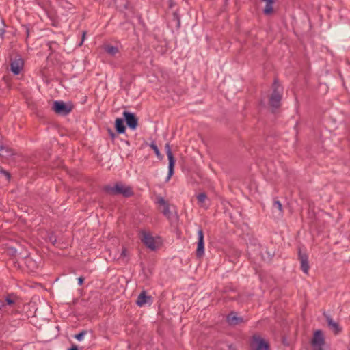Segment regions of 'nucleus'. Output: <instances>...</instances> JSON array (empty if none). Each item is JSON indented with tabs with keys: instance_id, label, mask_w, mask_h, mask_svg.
Returning a JSON list of instances; mask_svg holds the SVG:
<instances>
[{
	"instance_id": "nucleus-1",
	"label": "nucleus",
	"mask_w": 350,
	"mask_h": 350,
	"mask_svg": "<svg viewBox=\"0 0 350 350\" xmlns=\"http://www.w3.org/2000/svg\"><path fill=\"white\" fill-rule=\"evenodd\" d=\"M104 191L108 194H120L126 198L133 196L134 194L131 186L124 185L121 183H117L113 187L107 185L104 187Z\"/></svg>"
},
{
	"instance_id": "nucleus-2",
	"label": "nucleus",
	"mask_w": 350,
	"mask_h": 350,
	"mask_svg": "<svg viewBox=\"0 0 350 350\" xmlns=\"http://www.w3.org/2000/svg\"><path fill=\"white\" fill-rule=\"evenodd\" d=\"M272 88L273 92L269 98V104L271 107L278 109L280 107L282 88L276 79L273 81Z\"/></svg>"
},
{
	"instance_id": "nucleus-3",
	"label": "nucleus",
	"mask_w": 350,
	"mask_h": 350,
	"mask_svg": "<svg viewBox=\"0 0 350 350\" xmlns=\"http://www.w3.org/2000/svg\"><path fill=\"white\" fill-rule=\"evenodd\" d=\"M325 336L321 330H316L314 332L312 338L311 340V347L312 350H325Z\"/></svg>"
},
{
	"instance_id": "nucleus-4",
	"label": "nucleus",
	"mask_w": 350,
	"mask_h": 350,
	"mask_svg": "<svg viewBox=\"0 0 350 350\" xmlns=\"http://www.w3.org/2000/svg\"><path fill=\"white\" fill-rule=\"evenodd\" d=\"M52 109L57 114L66 116L72 111V105L66 104L63 101L56 100L54 101Z\"/></svg>"
},
{
	"instance_id": "nucleus-5",
	"label": "nucleus",
	"mask_w": 350,
	"mask_h": 350,
	"mask_svg": "<svg viewBox=\"0 0 350 350\" xmlns=\"http://www.w3.org/2000/svg\"><path fill=\"white\" fill-rule=\"evenodd\" d=\"M252 350H270L269 345L258 335H254L251 340Z\"/></svg>"
},
{
	"instance_id": "nucleus-6",
	"label": "nucleus",
	"mask_w": 350,
	"mask_h": 350,
	"mask_svg": "<svg viewBox=\"0 0 350 350\" xmlns=\"http://www.w3.org/2000/svg\"><path fill=\"white\" fill-rule=\"evenodd\" d=\"M18 299L17 296L13 293L8 295L4 300H0V310L5 312L7 311L8 306L15 308Z\"/></svg>"
},
{
	"instance_id": "nucleus-7",
	"label": "nucleus",
	"mask_w": 350,
	"mask_h": 350,
	"mask_svg": "<svg viewBox=\"0 0 350 350\" xmlns=\"http://www.w3.org/2000/svg\"><path fill=\"white\" fill-rule=\"evenodd\" d=\"M141 241L150 250L154 251L156 250V242L154 238L152 236L150 232L146 230H141Z\"/></svg>"
},
{
	"instance_id": "nucleus-8",
	"label": "nucleus",
	"mask_w": 350,
	"mask_h": 350,
	"mask_svg": "<svg viewBox=\"0 0 350 350\" xmlns=\"http://www.w3.org/2000/svg\"><path fill=\"white\" fill-rule=\"evenodd\" d=\"M24 62L20 56L11 59L10 70L14 75H18L23 68Z\"/></svg>"
},
{
	"instance_id": "nucleus-9",
	"label": "nucleus",
	"mask_w": 350,
	"mask_h": 350,
	"mask_svg": "<svg viewBox=\"0 0 350 350\" xmlns=\"http://www.w3.org/2000/svg\"><path fill=\"white\" fill-rule=\"evenodd\" d=\"M165 149L166 154H167L168 160H169V166H168L169 170H168V177H167V179L169 180L170 178V177L174 174V164H175L176 160L173 156V154L172 152L171 148H170L169 143H167L165 144Z\"/></svg>"
},
{
	"instance_id": "nucleus-10",
	"label": "nucleus",
	"mask_w": 350,
	"mask_h": 350,
	"mask_svg": "<svg viewBox=\"0 0 350 350\" xmlns=\"http://www.w3.org/2000/svg\"><path fill=\"white\" fill-rule=\"evenodd\" d=\"M198 245L196 254L198 258H201L204 254V232L201 228L198 230Z\"/></svg>"
},
{
	"instance_id": "nucleus-11",
	"label": "nucleus",
	"mask_w": 350,
	"mask_h": 350,
	"mask_svg": "<svg viewBox=\"0 0 350 350\" xmlns=\"http://www.w3.org/2000/svg\"><path fill=\"white\" fill-rule=\"evenodd\" d=\"M123 116L127 126L131 129H135L138 122L135 115L129 111H124Z\"/></svg>"
},
{
	"instance_id": "nucleus-12",
	"label": "nucleus",
	"mask_w": 350,
	"mask_h": 350,
	"mask_svg": "<svg viewBox=\"0 0 350 350\" xmlns=\"http://www.w3.org/2000/svg\"><path fill=\"white\" fill-rule=\"evenodd\" d=\"M298 256L301 262V269L304 273L308 274L310 269L308 255L306 253H302L299 249L298 251Z\"/></svg>"
},
{
	"instance_id": "nucleus-13",
	"label": "nucleus",
	"mask_w": 350,
	"mask_h": 350,
	"mask_svg": "<svg viewBox=\"0 0 350 350\" xmlns=\"http://www.w3.org/2000/svg\"><path fill=\"white\" fill-rule=\"evenodd\" d=\"M325 317H326V321L327 323V325L329 328L334 333V334H339L342 329L338 325L337 322H335L333 319L324 313Z\"/></svg>"
},
{
	"instance_id": "nucleus-14",
	"label": "nucleus",
	"mask_w": 350,
	"mask_h": 350,
	"mask_svg": "<svg viewBox=\"0 0 350 350\" xmlns=\"http://www.w3.org/2000/svg\"><path fill=\"white\" fill-rule=\"evenodd\" d=\"M151 302L152 297L147 295L145 291L141 292L136 300V304L139 307H142L146 304H150Z\"/></svg>"
},
{
	"instance_id": "nucleus-15",
	"label": "nucleus",
	"mask_w": 350,
	"mask_h": 350,
	"mask_svg": "<svg viewBox=\"0 0 350 350\" xmlns=\"http://www.w3.org/2000/svg\"><path fill=\"white\" fill-rule=\"evenodd\" d=\"M226 321L230 325H237L243 322L242 317H238L237 313L231 312L226 317Z\"/></svg>"
},
{
	"instance_id": "nucleus-16",
	"label": "nucleus",
	"mask_w": 350,
	"mask_h": 350,
	"mask_svg": "<svg viewBox=\"0 0 350 350\" xmlns=\"http://www.w3.org/2000/svg\"><path fill=\"white\" fill-rule=\"evenodd\" d=\"M262 2L265 3V7L263 10V13L266 16H270L273 14V5L275 4L276 0H261Z\"/></svg>"
},
{
	"instance_id": "nucleus-17",
	"label": "nucleus",
	"mask_w": 350,
	"mask_h": 350,
	"mask_svg": "<svg viewBox=\"0 0 350 350\" xmlns=\"http://www.w3.org/2000/svg\"><path fill=\"white\" fill-rule=\"evenodd\" d=\"M115 127L118 133H124L125 132L126 128L123 120L121 118L116 120Z\"/></svg>"
},
{
	"instance_id": "nucleus-18",
	"label": "nucleus",
	"mask_w": 350,
	"mask_h": 350,
	"mask_svg": "<svg viewBox=\"0 0 350 350\" xmlns=\"http://www.w3.org/2000/svg\"><path fill=\"white\" fill-rule=\"evenodd\" d=\"M104 49H105V51L107 53H108L112 56H114L119 52L118 48L117 46L107 45L105 46Z\"/></svg>"
},
{
	"instance_id": "nucleus-19",
	"label": "nucleus",
	"mask_w": 350,
	"mask_h": 350,
	"mask_svg": "<svg viewBox=\"0 0 350 350\" xmlns=\"http://www.w3.org/2000/svg\"><path fill=\"white\" fill-rule=\"evenodd\" d=\"M150 148L154 150V153L156 154L157 157L159 158V159H162V155L160 153V151L157 147V146L156 145V144L154 142H152L150 144Z\"/></svg>"
},
{
	"instance_id": "nucleus-20",
	"label": "nucleus",
	"mask_w": 350,
	"mask_h": 350,
	"mask_svg": "<svg viewBox=\"0 0 350 350\" xmlns=\"http://www.w3.org/2000/svg\"><path fill=\"white\" fill-rule=\"evenodd\" d=\"M206 198H207V196L204 193H201L197 196V199H198V203L201 206H203L202 204L205 202Z\"/></svg>"
},
{
	"instance_id": "nucleus-21",
	"label": "nucleus",
	"mask_w": 350,
	"mask_h": 350,
	"mask_svg": "<svg viewBox=\"0 0 350 350\" xmlns=\"http://www.w3.org/2000/svg\"><path fill=\"white\" fill-rule=\"evenodd\" d=\"M156 203L160 206H162L163 207L166 206L169 204L161 196H157V201Z\"/></svg>"
},
{
	"instance_id": "nucleus-22",
	"label": "nucleus",
	"mask_w": 350,
	"mask_h": 350,
	"mask_svg": "<svg viewBox=\"0 0 350 350\" xmlns=\"http://www.w3.org/2000/svg\"><path fill=\"white\" fill-rule=\"evenodd\" d=\"M88 333V332L86 330H83L81 331L80 333L77 334H75L74 336L75 338H76L77 340L79 341H81L83 338H84V336L86 335Z\"/></svg>"
},
{
	"instance_id": "nucleus-23",
	"label": "nucleus",
	"mask_w": 350,
	"mask_h": 350,
	"mask_svg": "<svg viewBox=\"0 0 350 350\" xmlns=\"http://www.w3.org/2000/svg\"><path fill=\"white\" fill-rule=\"evenodd\" d=\"M273 206L275 207L277 209H278L280 214H282V213H283L282 205L279 200H275L273 202Z\"/></svg>"
},
{
	"instance_id": "nucleus-24",
	"label": "nucleus",
	"mask_w": 350,
	"mask_h": 350,
	"mask_svg": "<svg viewBox=\"0 0 350 350\" xmlns=\"http://www.w3.org/2000/svg\"><path fill=\"white\" fill-rule=\"evenodd\" d=\"M0 174L5 176L8 180H10L11 178L10 174L3 168H0Z\"/></svg>"
},
{
	"instance_id": "nucleus-25",
	"label": "nucleus",
	"mask_w": 350,
	"mask_h": 350,
	"mask_svg": "<svg viewBox=\"0 0 350 350\" xmlns=\"http://www.w3.org/2000/svg\"><path fill=\"white\" fill-rule=\"evenodd\" d=\"M163 215H166V216H168L170 213V206H169V204L167 205L166 206L163 207Z\"/></svg>"
},
{
	"instance_id": "nucleus-26",
	"label": "nucleus",
	"mask_w": 350,
	"mask_h": 350,
	"mask_svg": "<svg viewBox=\"0 0 350 350\" xmlns=\"http://www.w3.org/2000/svg\"><path fill=\"white\" fill-rule=\"evenodd\" d=\"M85 34H86V32H85V31H83V34H82L81 41V42H80V43H79V46H81V45L83 44V41H84V40H85Z\"/></svg>"
},
{
	"instance_id": "nucleus-27",
	"label": "nucleus",
	"mask_w": 350,
	"mask_h": 350,
	"mask_svg": "<svg viewBox=\"0 0 350 350\" xmlns=\"http://www.w3.org/2000/svg\"><path fill=\"white\" fill-rule=\"evenodd\" d=\"M83 281H84V278L83 277H79L78 278V282H79V285H82L83 283Z\"/></svg>"
},
{
	"instance_id": "nucleus-28",
	"label": "nucleus",
	"mask_w": 350,
	"mask_h": 350,
	"mask_svg": "<svg viewBox=\"0 0 350 350\" xmlns=\"http://www.w3.org/2000/svg\"><path fill=\"white\" fill-rule=\"evenodd\" d=\"M68 350H78V347L76 345H72Z\"/></svg>"
},
{
	"instance_id": "nucleus-29",
	"label": "nucleus",
	"mask_w": 350,
	"mask_h": 350,
	"mask_svg": "<svg viewBox=\"0 0 350 350\" xmlns=\"http://www.w3.org/2000/svg\"><path fill=\"white\" fill-rule=\"evenodd\" d=\"M4 33H5V30L3 29H0V36L1 37H3Z\"/></svg>"
},
{
	"instance_id": "nucleus-30",
	"label": "nucleus",
	"mask_w": 350,
	"mask_h": 350,
	"mask_svg": "<svg viewBox=\"0 0 350 350\" xmlns=\"http://www.w3.org/2000/svg\"><path fill=\"white\" fill-rule=\"evenodd\" d=\"M3 149H4V146H3L2 144L0 143V151L3 150Z\"/></svg>"
},
{
	"instance_id": "nucleus-31",
	"label": "nucleus",
	"mask_w": 350,
	"mask_h": 350,
	"mask_svg": "<svg viewBox=\"0 0 350 350\" xmlns=\"http://www.w3.org/2000/svg\"><path fill=\"white\" fill-rule=\"evenodd\" d=\"M111 137H112L113 138L115 137V135H114V133H111Z\"/></svg>"
}]
</instances>
